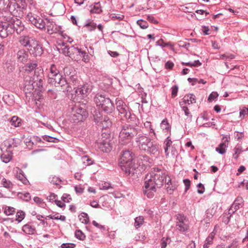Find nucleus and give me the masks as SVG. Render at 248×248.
I'll list each match as a JSON object with an SVG mask.
<instances>
[{"instance_id":"nucleus-1","label":"nucleus","mask_w":248,"mask_h":248,"mask_svg":"<svg viewBox=\"0 0 248 248\" xmlns=\"http://www.w3.org/2000/svg\"><path fill=\"white\" fill-rule=\"evenodd\" d=\"M164 178L165 173L158 169H154L153 171L148 174L145 178L144 194L149 198H153L156 188L163 186Z\"/></svg>"},{"instance_id":"nucleus-2","label":"nucleus","mask_w":248,"mask_h":248,"mask_svg":"<svg viewBox=\"0 0 248 248\" xmlns=\"http://www.w3.org/2000/svg\"><path fill=\"white\" fill-rule=\"evenodd\" d=\"M147 157V156H140L136 158L135 154L131 150H126L121 153L119 166L126 173H134L139 166L138 164H135V162L137 161L140 165V161Z\"/></svg>"},{"instance_id":"nucleus-3","label":"nucleus","mask_w":248,"mask_h":248,"mask_svg":"<svg viewBox=\"0 0 248 248\" xmlns=\"http://www.w3.org/2000/svg\"><path fill=\"white\" fill-rule=\"evenodd\" d=\"M136 142L139 148L153 155H158L159 153V144L155 141H152L150 138L142 134H139L136 138Z\"/></svg>"},{"instance_id":"nucleus-4","label":"nucleus","mask_w":248,"mask_h":248,"mask_svg":"<svg viewBox=\"0 0 248 248\" xmlns=\"http://www.w3.org/2000/svg\"><path fill=\"white\" fill-rule=\"evenodd\" d=\"M138 133V129L133 125L127 124L123 125L119 133V143L122 145L130 143Z\"/></svg>"},{"instance_id":"nucleus-5","label":"nucleus","mask_w":248,"mask_h":248,"mask_svg":"<svg viewBox=\"0 0 248 248\" xmlns=\"http://www.w3.org/2000/svg\"><path fill=\"white\" fill-rule=\"evenodd\" d=\"M94 101L97 107L107 113H111L114 106L111 100L101 93H97L94 98Z\"/></svg>"},{"instance_id":"nucleus-6","label":"nucleus","mask_w":248,"mask_h":248,"mask_svg":"<svg viewBox=\"0 0 248 248\" xmlns=\"http://www.w3.org/2000/svg\"><path fill=\"white\" fill-rule=\"evenodd\" d=\"M58 46L61 47L60 49H61L62 53L65 56H69L75 61L79 60V56L82 51L80 48L75 46L69 47L63 42L59 43Z\"/></svg>"},{"instance_id":"nucleus-7","label":"nucleus","mask_w":248,"mask_h":248,"mask_svg":"<svg viewBox=\"0 0 248 248\" xmlns=\"http://www.w3.org/2000/svg\"><path fill=\"white\" fill-rule=\"evenodd\" d=\"M116 108L119 112V115H121L122 118L125 120H133L135 115H132L129 110L128 107L122 100L117 98L116 99Z\"/></svg>"},{"instance_id":"nucleus-8","label":"nucleus","mask_w":248,"mask_h":248,"mask_svg":"<svg viewBox=\"0 0 248 248\" xmlns=\"http://www.w3.org/2000/svg\"><path fill=\"white\" fill-rule=\"evenodd\" d=\"M73 115L74 120L78 121H82L88 116L85 106H82L79 104L75 105L72 109Z\"/></svg>"},{"instance_id":"nucleus-9","label":"nucleus","mask_w":248,"mask_h":248,"mask_svg":"<svg viewBox=\"0 0 248 248\" xmlns=\"http://www.w3.org/2000/svg\"><path fill=\"white\" fill-rule=\"evenodd\" d=\"M7 24H8V29L12 30L11 34L15 31L18 32V29L20 31L22 29V24L21 20L18 19L16 16L8 17L6 18Z\"/></svg>"},{"instance_id":"nucleus-10","label":"nucleus","mask_w":248,"mask_h":248,"mask_svg":"<svg viewBox=\"0 0 248 248\" xmlns=\"http://www.w3.org/2000/svg\"><path fill=\"white\" fill-rule=\"evenodd\" d=\"M176 230L181 232H185L189 229V221L186 217L178 214L176 216Z\"/></svg>"},{"instance_id":"nucleus-11","label":"nucleus","mask_w":248,"mask_h":248,"mask_svg":"<svg viewBox=\"0 0 248 248\" xmlns=\"http://www.w3.org/2000/svg\"><path fill=\"white\" fill-rule=\"evenodd\" d=\"M27 18L30 22L35 26L37 28L40 30L46 29V21L38 16L37 15L29 14L27 15Z\"/></svg>"},{"instance_id":"nucleus-12","label":"nucleus","mask_w":248,"mask_h":248,"mask_svg":"<svg viewBox=\"0 0 248 248\" xmlns=\"http://www.w3.org/2000/svg\"><path fill=\"white\" fill-rule=\"evenodd\" d=\"M104 134H105V136H108V135L105 133L102 134L101 136L102 138L101 139L99 138L97 140L96 144L97 148L101 151L107 153L110 151L111 150V146L109 143V139L107 138H106L104 139H103Z\"/></svg>"},{"instance_id":"nucleus-13","label":"nucleus","mask_w":248,"mask_h":248,"mask_svg":"<svg viewBox=\"0 0 248 248\" xmlns=\"http://www.w3.org/2000/svg\"><path fill=\"white\" fill-rule=\"evenodd\" d=\"M35 86L33 80L32 79V75L24 74L23 82L24 91H27L26 93L30 92L33 90Z\"/></svg>"},{"instance_id":"nucleus-14","label":"nucleus","mask_w":248,"mask_h":248,"mask_svg":"<svg viewBox=\"0 0 248 248\" xmlns=\"http://www.w3.org/2000/svg\"><path fill=\"white\" fill-rule=\"evenodd\" d=\"M29 54L28 51L24 49H19L15 55V59L17 62L25 63L29 59Z\"/></svg>"},{"instance_id":"nucleus-15","label":"nucleus","mask_w":248,"mask_h":248,"mask_svg":"<svg viewBox=\"0 0 248 248\" xmlns=\"http://www.w3.org/2000/svg\"><path fill=\"white\" fill-rule=\"evenodd\" d=\"M33 82L37 87H42L43 82V72L42 69L35 70L34 72L33 76L32 77Z\"/></svg>"},{"instance_id":"nucleus-16","label":"nucleus","mask_w":248,"mask_h":248,"mask_svg":"<svg viewBox=\"0 0 248 248\" xmlns=\"http://www.w3.org/2000/svg\"><path fill=\"white\" fill-rule=\"evenodd\" d=\"M230 139V136L228 135L223 136L222 139V142L220 143L218 145V146L216 148V151L219 154H224L226 153V149L228 146Z\"/></svg>"},{"instance_id":"nucleus-17","label":"nucleus","mask_w":248,"mask_h":248,"mask_svg":"<svg viewBox=\"0 0 248 248\" xmlns=\"http://www.w3.org/2000/svg\"><path fill=\"white\" fill-rule=\"evenodd\" d=\"M45 20L46 21V27H47V31L49 34H51L59 31L60 27H58L53 21L47 18H45Z\"/></svg>"},{"instance_id":"nucleus-18","label":"nucleus","mask_w":248,"mask_h":248,"mask_svg":"<svg viewBox=\"0 0 248 248\" xmlns=\"http://www.w3.org/2000/svg\"><path fill=\"white\" fill-rule=\"evenodd\" d=\"M29 49L30 51V53L35 56H41L43 51L42 47L38 44L36 40H34L33 44H32Z\"/></svg>"},{"instance_id":"nucleus-19","label":"nucleus","mask_w":248,"mask_h":248,"mask_svg":"<svg viewBox=\"0 0 248 248\" xmlns=\"http://www.w3.org/2000/svg\"><path fill=\"white\" fill-rule=\"evenodd\" d=\"M12 30L8 29V24L7 22H0V37L6 38L8 35L11 34Z\"/></svg>"},{"instance_id":"nucleus-20","label":"nucleus","mask_w":248,"mask_h":248,"mask_svg":"<svg viewBox=\"0 0 248 248\" xmlns=\"http://www.w3.org/2000/svg\"><path fill=\"white\" fill-rule=\"evenodd\" d=\"M164 183H165V187L167 189V192L170 194H171L176 187L175 185H172L170 177L166 174Z\"/></svg>"},{"instance_id":"nucleus-21","label":"nucleus","mask_w":248,"mask_h":248,"mask_svg":"<svg viewBox=\"0 0 248 248\" xmlns=\"http://www.w3.org/2000/svg\"><path fill=\"white\" fill-rule=\"evenodd\" d=\"M34 39L29 36H22L19 38L20 44L24 47H29V48L33 44Z\"/></svg>"},{"instance_id":"nucleus-22","label":"nucleus","mask_w":248,"mask_h":248,"mask_svg":"<svg viewBox=\"0 0 248 248\" xmlns=\"http://www.w3.org/2000/svg\"><path fill=\"white\" fill-rule=\"evenodd\" d=\"M75 92L78 95L80 94L82 95H86L91 92V88L88 84H84L80 87H78Z\"/></svg>"},{"instance_id":"nucleus-23","label":"nucleus","mask_w":248,"mask_h":248,"mask_svg":"<svg viewBox=\"0 0 248 248\" xmlns=\"http://www.w3.org/2000/svg\"><path fill=\"white\" fill-rule=\"evenodd\" d=\"M49 71L50 72L48 74V81L49 83H54L53 78L59 74V71L55 64L51 65Z\"/></svg>"},{"instance_id":"nucleus-24","label":"nucleus","mask_w":248,"mask_h":248,"mask_svg":"<svg viewBox=\"0 0 248 248\" xmlns=\"http://www.w3.org/2000/svg\"><path fill=\"white\" fill-rule=\"evenodd\" d=\"M217 206V204H213L211 207L208 208L206 211L205 219L206 221H209L210 219L212 218L214 215L215 214Z\"/></svg>"},{"instance_id":"nucleus-25","label":"nucleus","mask_w":248,"mask_h":248,"mask_svg":"<svg viewBox=\"0 0 248 248\" xmlns=\"http://www.w3.org/2000/svg\"><path fill=\"white\" fill-rule=\"evenodd\" d=\"M22 230L26 234L29 235H33L36 232V228L35 226L30 223L24 225L22 227Z\"/></svg>"},{"instance_id":"nucleus-26","label":"nucleus","mask_w":248,"mask_h":248,"mask_svg":"<svg viewBox=\"0 0 248 248\" xmlns=\"http://www.w3.org/2000/svg\"><path fill=\"white\" fill-rule=\"evenodd\" d=\"M57 85L58 86H60L62 87L63 92L70 91V88L71 87L70 86L65 78H63L62 79L59 80V83Z\"/></svg>"},{"instance_id":"nucleus-27","label":"nucleus","mask_w":248,"mask_h":248,"mask_svg":"<svg viewBox=\"0 0 248 248\" xmlns=\"http://www.w3.org/2000/svg\"><path fill=\"white\" fill-rule=\"evenodd\" d=\"M37 66V64L34 62H32L27 64L26 68L25 69V75H32L31 72L35 69Z\"/></svg>"},{"instance_id":"nucleus-28","label":"nucleus","mask_w":248,"mask_h":248,"mask_svg":"<svg viewBox=\"0 0 248 248\" xmlns=\"http://www.w3.org/2000/svg\"><path fill=\"white\" fill-rule=\"evenodd\" d=\"M63 73L66 77H69L71 80L74 81L76 78L74 75V71H73L72 68L70 67H65L63 68Z\"/></svg>"},{"instance_id":"nucleus-29","label":"nucleus","mask_w":248,"mask_h":248,"mask_svg":"<svg viewBox=\"0 0 248 248\" xmlns=\"http://www.w3.org/2000/svg\"><path fill=\"white\" fill-rule=\"evenodd\" d=\"M12 153L9 151H6L0 155V159L5 163H7L12 159Z\"/></svg>"},{"instance_id":"nucleus-30","label":"nucleus","mask_w":248,"mask_h":248,"mask_svg":"<svg viewBox=\"0 0 248 248\" xmlns=\"http://www.w3.org/2000/svg\"><path fill=\"white\" fill-rule=\"evenodd\" d=\"M172 141L170 137H168L164 142V149L166 156H169V152L168 151L169 148L171 146Z\"/></svg>"},{"instance_id":"nucleus-31","label":"nucleus","mask_w":248,"mask_h":248,"mask_svg":"<svg viewBox=\"0 0 248 248\" xmlns=\"http://www.w3.org/2000/svg\"><path fill=\"white\" fill-rule=\"evenodd\" d=\"M1 185L2 186L9 190L12 189L14 186L13 183L10 180L6 179L3 176L1 180Z\"/></svg>"},{"instance_id":"nucleus-32","label":"nucleus","mask_w":248,"mask_h":248,"mask_svg":"<svg viewBox=\"0 0 248 248\" xmlns=\"http://www.w3.org/2000/svg\"><path fill=\"white\" fill-rule=\"evenodd\" d=\"M242 202L241 198H237L234 202L230 208V211L232 210V213H234L240 207V205Z\"/></svg>"},{"instance_id":"nucleus-33","label":"nucleus","mask_w":248,"mask_h":248,"mask_svg":"<svg viewBox=\"0 0 248 248\" xmlns=\"http://www.w3.org/2000/svg\"><path fill=\"white\" fill-rule=\"evenodd\" d=\"M183 101L188 105L194 103L196 102L195 96L193 94H187L184 97Z\"/></svg>"},{"instance_id":"nucleus-34","label":"nucleus","mask_w":248,"mask_h":248,"mask_svg":"<svg viewBox=\"0 0 248 248\" xmlns=\"http://www.w3.org/2000/svg\"><path fill=\"white\" fill-rule=\"evenodd\" d=\"M99 125L102 129H106L111 126V122L107 117H105L103 121L100 122Z\"/></svg>"},{"instance_id":"nucleus-35","label":"nucleus","mask_w":248,"mask_h":248,"mask_svg":"<svg viewBox=\"0 0 248 248\" xmlns=\"http://www.w3.org/2000/svg\"><path fill=\"white\" fill-rule=\"evenodd\" d=\"M214 238V235L211 233L206 238L205 243L203 245V248H208L213 243V239Z\"/></svg>"},{"instance_id":"nucleus-36","label":"nucleus","mask_w":248,"mask_h":248,"mask_svg":"<svg viewBox=\"0 0 248 248\" xmlns=\"http://www.w3.org/2000/svg\"><path fill=\"white\" fill-rule=\"evenodd\" d=\"M241 244V243L239 239L235 238L228 245L227 248H239Z\"/></svg>"},{"instance_id":"nucleus-37","label":"nucleus","mask_w":248,"mask_h":248,"mask_svg":"<svg viewBox=\"0 0 248 248\" xmlns=\"http://www.w3.org/2000/svg\"><path fill=\"white\" fill-rule=\"evenodd\" d=\"M144 127L149 131V134L153 133L154 137L156 136V134L153 129L150 122L146 121L144 123ZM151 137L153 138V135H150Z\"/></svg>"},{"instance_id":"nucleus-38","label":"nucleus","mask_w":248,"mask_h":248,"mask_svg":"<svg viewBox=\"0 0 248 248\" xmlns=\"http://www.w3.org/2000/svg\"><path fill=\"white\" fill-rule=\"evenodd\" d=\"M79 219L81 222L87 224L89 222V217L87 213L82 212L79 216Z\"/></svg>"},{"instance_id":"nucleus-39","label":"nucleus","mask_w":248,"mask_h":248,"mask_svg":"<svg viewBox=\"0 0 248 248\" xmlns=\"http://www.w3.org/2000/svg\"><path fill=\"white\" fill-rule=\"evenodd\" d=\"M144 217L142 216H139L135 219V226L136 229L140 228L144 223Z\"/></svg>"},{"instance_id":"nucleus-40","label":"nucleus","mask_w":248,"mask_h":248,"mask_svg":"<svg viewBox=\"0 0 248 248\" xmlns=\"http://www.w3.org/2000/svg\"><path fill=\"white\" fill-rule=\"evenodd\" d=\"M16 212V209L13 207L5 206L4 207V213L6 216L13 215Z\"/></svg>"},{"instance_id":"nucleus-41","label":"nucleus","mask_w":248,"mask_h":248,"mask_svg":"<svg viewBox=\"0 0 248 248\" xmlns=\"http://www.w3.org/2000/svg\"><path fill=\"white\" fill-rule=\"evenodd\" d=\"M102 9L99 2L96 3L93 8L91 9V13L100 14L102 12Z\"/></svg>"},{"instance_id":"nucleus-42","label":"nucleus","mask_w":248,"mask_h":248,"mask_svg":"<svg viewBox=\"0 0 248 248\" xmlns=\"http://www.w3.org/2000/svg\"><path fill=\"white\" fill-rule=\"evenodd\" d=\"M46 217H48L51 219L61 220L62 221H65L66 220V217L64 216H59L58 214H56L54 215H50L49 216H47Z\"/></svg>"},{"instance_id":"nucleus-43","label":"nucleus","mask_w":248,"mask_h":248,"mask_svg":"<svg viewBox=\"0 0 248 248\" xmlns=\"http://www.w3.org/2000/svg\"><path fill=\"white\" fill-rule=\"evenodd\" d=\"M234 154H233V157L237 159L239 155L241 153L242 148L241 145H237L233 149Z\"/></svg>"},{"instance_id":"nucleus-44","label":"nucleus","mask_w":248,"mask_h":248,"mask_svg":"<svg viewBox=\"0 0 248 248\" xmlns=\"http://www.w3.org/2000/svg\"><path fill=\"white\" fill-rule=\"evenodd\" d=\"M11 124L15 127H18L21 124V120L16 116H13L10 120Z\"/></svg>"},{"instance_id":"nucleus-45","label":"nucleus","mask_w":248,"mask_h":248,"mask_svg":"<svg viewBox=\"0 0 248 248\" xmlns=\"http://www.w3.org/2000/svg\"><path fill=\"white\" fill-rule=\"evenodd\" d=\"M81 160L85 166L91 165L93 164V161L87 155H84L81 157Z\"/></svg>"},{"instance_id":"nucleus-46","label":"nucleus","mask_w":248,"mask_h":248,"mask_svg":"<svg viewBox=\"0 0 248 248\" xmlns=\"http://www.w3.org/2000/svg\"><path fill=\"white\" fill-rule=\"evenodd\" d=\"M34 202L40 207L44 208L46 205L43 200L38 197H35L33 198Z\"/></svg>"},{"instance_id":"nucleus-47","label":"nucleus","mask_w":248,"mask_h":248,"mask_svg":"<svg viewBox=\"0 0 248 248\" xmlns=\"http://www.w3.org/2000/svg\"><path fill=\"white\" fill-rule=\"evenodd\" d=\"M49 181L50 183L56 185H59L61 182L60 179L56 176L49 177Z\"/></svg>"},{"instance_id":"nucleus-48","label":"nucleus","mask_w":248,"mask_h":248,"mask_svg":"<svg viewBox=\"0 0 248 248\" xmlns=\"http://www.w3.org/2000/svg\"><path fill=\"white\" fill-rule=\"evenodd\" d=\"M160 126L161 129L165 132L168 131L170 129L169 124L166 119H164L162 121Z\"/></svg>"},{"instance_id":"nucleus-49","label":"nucleus","mask_w":248,"mask_h":248,"mask_svg":"<svg viewBox=\"0 0 248 248\" xmlns=\"http://www.w3.org/2000/svg\"><path fill=\"white\" fill-rule=\"evenodd\" d=\"M25 217V213L22 211H19L16 214V220L21 222Z\"/></svg>"},{"instance_id":"nucleus-50","label":"nucleus","mask_w":248,"mask_h":248,"mask_svg":"<svg viewBox=\"0 0 248 248\" xmlns=\"http://www.w3.org/2000/svg\"><path fill=\"white\" fill-rule=\"evenodd\" d=\"M75 235L77 238L80 240H83L85 238V234L79 230L75 232Z\"/></svg>"},{"instance_id":"nucleus-51","label":"nucleus","mask_w":248,"mask_h":248,"mask_svg":"<svg viewBox=\"0 0 248 248\" xmlns=\"http://www.w3.org/2000/svg\"><path fill=\"white\" fill-rule=\"evenodd\" d=\"M137 23L139 26H140L141 28L143 29H145L148 27V23L146 21L143 20L142 19L138 20L137 21Z\"/></svg>"},{"instance_id":"nucleus-52","label":"nucleus","mask_w":248,"mask_h":248,"mask_svg":"<svg viewBox=\"0 0 248 248\" xmlns=\"http://www.w3.org/2000/svg\"><path fill=\"white\" fill-rule=\"evenodd\" d=\"M17 178L25 185H27L29 183L28 179L24 176L22 173L20 172L17 175Z\"/></svg>"},{"instance_id":"nucleus-53","label":"nucleus","mask_w":248,"mask_h":248,"mask_svg":"<svg viewBox=\"0 0 248 248\" xmlns=\"http://www.w3.org/2000/svg\"><path fill=\"white\" fill-rule=\"evenodd\" d=\"M219 59L221 60H226V59H233L234 58V55L232 54H220L219 55Z\"/></svg>"},{"instance_id":"nucleus-54","label":"nucleus","mask_w":248,"mask_h":248,"mask_svg":"<svg viewBox=\"0 0 248 248\" xmlns=\"http://www.w3.org/2000/svg\"><path fill=\"white\" fill-rule=\"evenodd\" d=\"M81 58H82V60L85 62H88L90 60L89 56L87 55L86 52L84 51H82L79 56V60Z\"/></svg>"},{"instance_id":"nucleus-55","label":"nucleus","mask_w":248,"mask_h":248,"mask_svg":"<svg viewBox=\"0 0 248 248\" xmlns=\"http://www.w3.org/2000/svg\"><path fill=\"white\" fill-rule=\"evenodd\" d=\"M63 78L62 77V75L60 74H58L56 75V76H55L53 78V79L54 80V83H50V84L52 85H54L55 86H58V84L59 83V80L62 79Z\"/></svg>"},{"instance_id":"nucleus-56","label":"nucleus","mask_w":248,"mask_h":248,"mask_svg":"<svg viewBox=\"0 0 248 248\" xmlns=\"http://www.w3.org/2000/svg\"><path fill=\"white\" fill-rule=\"evenodd\" d=\"M112 188L111 184L109 183L105 182L100 185V189L102 190H108Z\"/></svg>"},{"instance_id":"nucleus-57","label":"nucleus","mask_w":248,"mask_h":248,"mask_svg":"<svg viewBox=\"0 0 248 248\" xmlns=\"http://www.w3.org/2000/svg\"><path fill=\"white\" fill-rule=\"evenodd\" d=\"M170 242V239L169 238L163 237L161 240V248H166L167 244Z\"/></svg>"},{"instance_id":"nucleus-58","label":"nucleus","mask_w":248,"mask_h":248,"mask_svg":"<svg viewBox=\"0 0 248 248\" xmlns=\"http://www.w3.org/2000/svg\"><path fill=\"white\" fill-rule=\"evenodd\" d=\"M86 27L87 28L89 31H92L96 29L97 25L93 22H90V23L87 24L86 25Z\"/></svg>"},{"instance_id":"nucleus-59","label":"nucleus","mask_w":248,"mask_h":248,"mask_svg":"<svg viewBox=\"0 0 248 248\" xmlns=\"http://www.w3.org/2000/svg\"><path fill=\"white\" fill-rule=\"evenodd\" d=\"M183 110L184 111L185 115L187 117V118H189V121H191L192 115L191 114V113L189 111V109H188L187 107H183L182 108Z\"/></svg>"},{"instance_id":"nucleus-60","label":"nucleus","mask_w":248,"mask_h":248,"mask_svg":"<svg viewBox=\"0 0 248 248\" xmlns=\"http://www.w3.org/2000/svg\"><path fill=\"white\" fill-rule=\"evenodd\" d=\"M197 188V192L198 193L202 194L204 193L205 188L204 186L202 183H199L198 184Z\"/></svg>"},{"instance_id":"nucleus-61","label":"nucleus","mask_w":248,"mask_h":248,"mask_svg":"<svg viewBox=\"0 0 248 248\" xmlns=\"http://www.w3.org/2000/svg\"><path fill=\"white\" fill-rule=\"evenodd\" d=\"M178 90V87L177 85L173 86L171 88L172 97H175L177 94Z\"/></svg>"},{"instance_id":"nucleus-62","label":"nucleus","mask_w":248,"mask_h":248,"mask_svg":"<svg viewBox=\"0 0 248 248\" xmlns=\"http://www.w3.org/2000/svg\"><path fill=\"white\" fill-rule=\"evenodd\" d=\"M239 114L240 117L241 119L244 118L246 115H247L248 114L247 108H242L241 110H240Z\"/></svg>"},{"instance_id":"nucleus-63","label":"nucleus","mask_w":248,"mask_h":248,"mask_svg":"<svg viewBox=\"0 0 248 248\" xmlns=\"http://www.w3.org/2000/svg\"><path fill=\"white\" fill-rule=\"evenodd\" d=\"M218 96L217 92H212L209 96L208 100L209 101H212L215 99L217 98Z\"/></svg>"},{"instance_id":"nucleus-64","label":"nucleus","mask_w":248,"mask_h":248,"mask_svg":"<svg viewBox=\"0 0 248 248\" xmlns=\"http://www.w3.org/2000/svg\"><path fill=\"white\" fill-rule=\"evenodd\" d=\"M75 244L73 243H63L61 245L62 248H74Z\"/></svg>"}]
</instances>
